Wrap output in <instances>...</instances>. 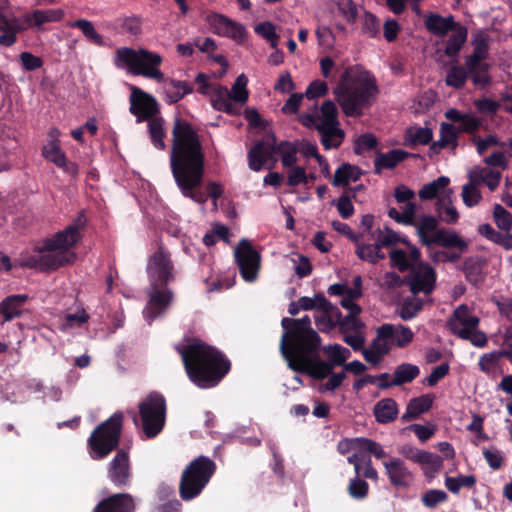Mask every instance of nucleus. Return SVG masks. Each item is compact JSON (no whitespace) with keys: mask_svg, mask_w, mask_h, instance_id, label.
Here are the masks:
<instances>
[{"mask_svg":"<svg viewBox=\"0 0 512 512\" xmlns=\"http://www.w3.org/2000/svg\"><path fill=\"white\" fill-rule=\"evenodd\" d=\"M354 243L356 244V255L363 261L375 264L385 258L377 241L374 244H365L360 242V238H357V242Z\"/></svg>","mask_w":512,"mask_h":512,"instance_id":"a19ab883","label":"nucleus"},{"mask_svg":"<svg viewBox=\"0 0 512 512\" xmlns=\"http://www.w3.org/2000/svg\"><path fill=\"white\" fill-rule=\"evenodd\" d=\"M423 308V301L421 299L406 298L404 299L399 316L404 321L413 319Z\"/></svg>","mask_w":512,"mask_h":512,"instance_id":"bf43d9fd","label":"nucleus"},{"mask_svg":"<svg viewBox=\"0 0 512 512\" xmlns=\"http://www.w3.org/2000/svg\"><path fill=\"white\" fill-rule=\"evenodd\" d=\"M457 24L453 16L443 17L439 14H430L425 19L426 29L437 36L446 35L449 31L454 30Z\"/></svg>","mask_w":512,"mask_h":512,"instance_id":"f704fd0d","label":"nucleus"},{"mask_svg":"<svg viewBox=\"0 0 512 512\" xmlns=\"http://www.w3.org/2000/svg\"><path fill=\"white\" fill-rule=\"evenodd\" d=\"M321 307L319 313L321 315L315 316V323L321 332H329L336 327H339L343 315L339 308L333 305L326 298H319Z\"/></svg>","mask_w":512,"mask_h":512,"instance_id":"b1692460","label":"nucleus"},{"mask_svg":"<svg viewBox=\"0 0 512 512\" xmlns=\"http://www.w3.org/2000/svg\"><path fill=\"white\" fill-rule=\"evenodd\" d=\"M336 5L338 11L348 23H355L358 17V9L353 0H338Z\"/></svg>","mask_w":512,"mask_h":512,"instance_id":"0e129e2a","label":"nucleus"},{"mask_svg":"<svg viewBox=\"0 0 512 512\" xmlns=\"http://www.w3.org/2000/svg\"><path fill=\"white\" fill-rule=\"evenodd\" d=\"M274 155L271 136L266 141H258L248 152V165L253 171H260L266 162Z\"/></svg>","mask_w":512,"mask_h":512,"instance_id":"a878e982","label":"nucleus"},{"mask_svg":"<svg viewBox=\"0 0 512 512\" xmlns=\"http://www.w3.org/2000/svg\"><path fill=\"white\" fill-rule=\"evenodd\" d=\"M418 460V464L422 466L425 475L438 473L443 468V459L439 455L428 451H424Z\"/></svg>","mask_w":512,"mask_h":512,"instance_id":"6e6d98bb","label":"nucleus"},{"mask_svg":"<svg viewBox=\"0 0 512 512\" xmlns=\"http://www.w3.org/2000/svg\"><path fill=\"white\" fill-rule=\"evenodd\" d=\"M363 171L350 163H342L335 171L332 185L335 187H347L349 183L358 181Z\"/></svg>","mask_w":512,"mask_h":512,"instance_id":"72a5a7b5","label":"nucleus"},{"mask_svg":"<svg viewBox=\"0 0 512 512\" xmlns=\"http://www.w3.org/2000/svg\"><path fill=\"white\" fill-rule=\"evenodd\" d=\"M452 31L453 33L447 39L444 49V53L448 57L457 56L467 39V29L465 27L457 24Z\"/></svg>","mask_w":512,"mask_h":512,"instance_id":"79ce46f5","label":"nucleus"},{"mask_svg":"<svg viewBox=\"0 0 512 512\" xmlns=\"http://www.w3.org/2000/svg\"><path fill=\"white\" fill-rule=\"evenodd\" d=\"M148 307L144 315L149 322L162 315L171 305L174 293L167 285L150 284Z\"/></svg>","mask_w":512,"mask_h":512,"instance_id":"6ab92c4d","label":"nucleus"},{"mask_svg":"<svg viewBox=\"0 0 512 512\" xmlns=\"http://www.w3.org/2000/svg\"><path fill=\"white\" fill-rule=\"evenodd\" d=\"M67 25L71 28L79 29L82 32L83 36L90 43L97 45V46L104 45L103 36L96 31L93 23L90 20L77 19L75 21L68 22Z\"/></svg>","mask_w":512,"mask_h":512,"instance_id":"c03bdc74","label":"nucleus"},{"mask_svg":"<svg viewBox=\"0 0 512 512\" xmlns=\"http://www.w3.org/2000/svg\"><path fill=\"white\" fill-rule=\"evenodd\" d=\"M170 168L185 198L204 204L208 197L216 201L223 195V187L217 182L208 183V194L200 189L205 174V154L197 131L181 118L174 120L172 129Z\"/></svg>","mask_w":512,"mask_h":512,"instance_id":"f257e3e1","label":"nucleus"},{"mask_svg":"<svg viewBox=\"0 0 512 512\" xmlns=\"http://www.w3.org/2000/svg\"><path fill=\"white\" fill-rule=\"evenodd\" d=\"M493 217L497 227L500 230L509 232L512 229V214L502 205L495 204L493 209Z\"/></svg>","mask_w":512,"mask_h":512,"instance_id":"680f3d73","label":"nucleus"},{"mask_svg":"<svg viewBox=\"0 0 512 512\" xmlns=\"http://www.w3.org/2000/svg\"><path fill=\"white\" fill-rule=\"evenodd\" d=\"M458 136L459 132L455 125L442 122L440 125V139L433 142L430 149L436 151L437 149L450 147L454 150L458 146Z\"/></svg>","mask_w":512,"mask_h":512,"instance_id":"c9c22d12","label":"nucleus"},{"mask_svg":"<svg viewBox=\"0 0 512 512\" xmlns=\"http://www.w3.org/2000/svg\"><path fill=\"white\" fill-rule=\"evenodd\" d=\"M136 503L130 493H116L102 499L92 512H135Z\"/></svg>","mask_w":512,"mask_h":512,"instance_id":"412c9836","label":"nucleus"},{"mask_svg":"<svg viewBox=\"0 0 512 512\" xmlns=\"http://www.w3.org/2000/svg\"><path fill=\"white\" fill-rule=\"evenodd\" d=\"M351 446L353 450L372 454L377 459H384L387 456L382 445L369 438H353L351 439Z\"/></svg>","mask_w":512,"mask_h":512,"instance_id":"a18cd8bd","label":"nucleus"},{"mask_svg":"<svg viewBox=\"0 0 512 512\" xmlns=\"http://www.w3.org/2000/svg\"><path fill=\"white\" fill-rule=\"evenodd\" d=\"M320 352L321 344H315L311 351L303 348L283 357L294 372L307 374L315 380H323L332 374L334 368L328 361L321 360Z\"/></svg>","mask_w":512,"mask_h":512,"instance_id":"9d476101","label":"nucleus"},{"mask_svg":"<svg viewBox=\"0 0 512 512\" xmlns=\"http://www.w3.org/2000/svg\"><path fill=\"white\" fill-rule=\"evenodd\" d=\"M189 379L199 388H211L230 371L231 363L213 346L194 340L186 345H176Z\"/></svg>","mask_w":512,"mask_h":512,"instance_id":"f03ea898","label":"nucleus"},{"mask_svg":"<svg viewBox=\"0 0 512 512\" xmlns=\"http://www.w3.org/2000/svg\"><path fill=\"white\" fill-rule=\"evenodd\" d=\"M28 299L27 294H13L5 297L0 302V315L3 317L1 323L12 321L21 316L22 308Z\"/></svg>","mask_w":512,"mask_h":512,"instance_id":"bb28decb","label":"nucleus"},{"mask_svg":"<svg viewBox=\"0 0 512 512\" xmlns=\"http://www.w3.org/2000/svg\"><path fill=\"white\" fill-rule=\"evenodd\" d=\"M138 408L145 438L157 437L166 423L167 405L164 396L159 392H151L139 403Z\"/></svg>","mask_w":512,"mask_h":512,"instance_id":"1a4fd4ad","label":"nucleus"},{"mask_svg":"<svg viewBox=\"0 0 512 512\" xmlns=\"http://www.w3.org/2000/svg\"><path fill=\"white\" fill-rule=\"evenodd\" d=\"M383 466L390 485L395 489H407L413 484L414 474L403 459L389 457L383 461Z\"/></svg>","mask_w":512,"mask_h":512,"instance_id":"aec40b11","label":"nucleus"},{"mask_svg":"<svg viewBox=\"0 0 512 512\" xmlns=\"http://www.w3.org/2000/svg\"><path fill=\"white\" fill-rule=\"evenodd\" d=\"M281 326L284 330L280 341L282 356L303 348L311 351L315 344H321V337L312 328L308 315L300 319L285 317L281 321Z\"/></svg>","mask_w":512,"mask_h":512,"instance_id":"423d86ee","label":"nucleus"},{"mask_svg":"<svg viewBox=\"0 0 512 512\" xmlns=\"http://www.w3.org/2000/svg\"><path fill=\"white\" fill-rule=\"evenodd\" d=\"M87 226V217L84 210L80 211L77 217L65 227L50 237L42 240L41 245L35 246V253L62 254L70 261L67 265L73 264L76 260V253L71 251L82 238V231Z\"/></svg>","mask_w":512,"mask_h":512,"instance_id":"39448f33","label":"nucleus"},{"mask_svg":"<svg viewBox=\"0 0 512 512\" xmlns=\"http://www.w3.org/2000/svg\"><path fill=\"white\" fill-rule=\"evenodd\" d=\"M123 420V413L115 412L93 430L87 441L89 454L93 460L104 459L117 449L123 429Z\"/></svg>","mask_w":512,"mask_h":512,"instance_id":"6e6552de","label":"nucleus"},{"mask_svg":"<svg viewBox=\"0 0 512 512\" xmlns=\"http://www.w3.org/2000/svg\"><path fill=\"white\" fill-rule=\"evenodd\" d=\"M436 277V271L431 265L419 262L411 267L409 274L405 277V283L414 295L419 293L429 295L435 289Z\"/></svg>","mask_w":512,"mask_h":512,"instance_id":"f8f14e48","label":"nucleus"},{"mask_svg":"<svg viewBox=\"0 0 512 512\" xmlns=\"http://www.w3.org/2000/svg\"><path fill=\"white\" fill-rule=\"evenodd\" d=\"M38 255H25L16 260L21 268L37 269L40 272H51L66 266L70 261L62 254H50L49 252L37 253Z\"/></svg>","mask_w":512,"mask_h":512,"instance_id":"a211bd4d","label":"nucleus"},{"mask_svg":"<svg viewBox=\"0 0 512 512\" xmlns=\"http://www.w3.org/2000/svg\"><path fill=\"white\" fill-rule=\"evenodd\" d=\"M463 271L466 280L471 284L477 286L483 281L481 265L478 262L473 261L471 258L464 261Z\"/></svg>","mask_w":512,"mask_h":512,"instance_id":"e2e57ef3","label":"nucleus"},{"mask_svg":"<svg viewBox=\"0 0 512 512\" xmlns=\"http://www.w3.org/2000/svg\"><path fill=\"white\" fill-rule=\"evenodd\" d=\"M248 84V78L245 76V74H240L230 91V96L233 101L244 104L247 102L249 98V91L247 89Z\"/></svg>","mask_w":512,"mask_h":512,"instance_id":"4d7b16f0","label":"nucleus"},{"mask_svg":"<svg viewBox=\"0 0 512 512\" xmlns=\"http://www.w3.org/2000/svg\"><path fill=\"white\" fill-rule=\"evenodd\" d=\"M452 193L453 191L451 189H448L446 192V196L442 200H439L437 203V212L439 219L445 222L446 224L450 225L456 224L460 217L457 209L451 205Z\"/></svg>","mask_w":512,"mask_h":512,"instance_id":"ea45409f","label":"nucleus"},{"mask_svg":"<svg viewBox=\"0 0 512 512\" xmlns=\"http://www.w3.org/2000/svg\"><path fill=\"white\" fill-rule=\"evenodd\" d=\"M398 404L393 398H384L378 401L373 409L375 419L380 424H388L397 419Z\"/></svg>","mask_w":512,"mask_h":512,"instance_id":"2f4dec72","label":"nucleus"},{"mask_svg":"<svg viewBox=\"0 0 512 512\" xmlns=\"http://www.w3.org/2000/svg\"><path fill=\"white\" fill-rule=\"evenodd\" d=\"M450 183V179L446 176H440L436 180L425 184L419 190V197L421 200H432L437 197L440 190L445 189Z\"/></svg>","mask_w":512,"mask_h":512,"instance_id":"8fccbe9b","label":"nucleus"},{"mask_svg":"<svg viewBox=\"0 0 512 512\" xmlns=\"http://www.w3.org/2000/svg\"><path fill=\"white\" fill-rule=\"evenodd\" d=\"M433 131L428 127H417L415 129H408L406 132L405 140L409 142L408 145H427L432 141Z\"/></svg>","mask_w":512,"mask_h":512,"instance_id":"09e8293b","label":"nucleus"},{"mask_svg":"<svg viewBox=\"0 0 512 512\" xmlns=\"http://www.w3.org/2000/svg\"><path fill=\"white\" fill-rule=\"evenodd\" d=\"M360 475L355 476V478L350 480L348 485V492L352 498L355 499H363L367 496L369 485L365 480L360 479Z\"/></svg>","mask_w":512,"mask_h":512,"instance_id":"338daca9","label":"nucleus"},{"mask_svg":"<svg viewBox=\"0 0 512 512\" xmlns=\"http://www.w3.org/2000/svg\"><path fill=\"white\" fill-rule=\"evenodd\" d=\"M361 30L363 34L370 38L377 37L380 32L379 18L375 14L365 11L362 18Z\"/></svg>","mask_w":512,"mask_h":512,"instance_id":"052dcab7","label":"nucleus"},{"mask_svg":"<svg viewBox=\"0 0 512 512\" xmlns=\"http://www.w3.org/2000/svg\"><path fill=\"white\" fill-rule=\"evenodd\" d=\"M409 153L401 149H392L387 153L378 152L374 160V172L380 174L383 169H393L408 158Z\"/></svg>","mask_w":512,"mask_h":512,"instance_id":"c756f323","label":"nucleus"},{"mask_svg":"<svg viewBox=\"0 0 512 512\" xmlns=\"http://www.w3.org/2000/svg\"><path fill=\"white\" fill-rule=\"evenodd\" d=\"M65 16L64 10L58 9H46V10H34L32 11V17L34 18V28L41 30L43 25L51 22H59Z\"/></svg>","mask_w":512,"mask_h":512,"instance_id":"49530a36","label":"nucleus"},{"mask_svg":"<svg viewBox=\"0 0 512 512\" xmlns=\"http://www.w3.org/2000/svg\"><path fill=\"white\" fill-rule=\"evenodd\" d=\"M502 357L499 350L483 354L478 362L479 369L486 374L492 373Z\"/></svg>","mask_w":512,"mask_h":512,"instance_id":"774afa93","label":"nucleus"},{"mask_svg":"<svg viewBox=\"0 0 512 512\" xmlns=\"http://www.w3.org/2000/svg\"><path fill=\"white\" fill-rule=\"evenodd\" d=\"M434 401V396L424 394L419 397L412 398L406 407L405 413L402 415V422H408L417 419L421 414L428 412Z\"/></svg>","mask_w":512,"mask_h":512,"instance_id":"c85d7f7f","label":"nucleus"},{"mask_svg":"<svg viewBox=\"0 0 512 512\" xmlns=\"http://www.w3.org/2000/svg\"><path fill=\"white\" fill-rule=\"evenodd\" d=\"M271 140H273L274 154H279L281 156L282 165L286 168L295 166L298 161L297 147L289 141H282L277 144L276 137L273 134L271 135Z\"/></svg>","mask_w":512,"mask_h":512,"instance_id":"58836bf2","label":"nucleus"},{"mask_svg":"<svg viewBox=\"0 0 512 512\" xmlns=\"http://www.w3.org/2000/svg\"><path fill=\"white\" fill-rule=\"evenodd\" d=\"M343 114L360 118L373 105L379 93L375 76L362 65L347 67L333 91Z\"/></svg>","mask_w":512,"mask_h":512,"instance_id":"7ed1b4c3","label":"nucleus"},{"mask_svg":"<svg viewBox=\"0 0 512 512\" xmlns=\"http://www.w3.org/2000/svg\"><path fill=\"white\" fill-rule=\"evenodd\" d=\"M473 52L466 57L465 65L469 68L470 78L474 86L485 88L491 84L489 74L490 65L485 62L488 57V36L483 33H477L473 40Z\"/></svg>","mask_w":512,"mask_h":512,"instance_id":"9b49d317","label":"nucleus"},{"mask_svg":"<svg viewBox=\"0 0 512 512\" xmlns=\"http://www.w3.org/2000/svg\"><path fill=\"white\" fill-rule=\"evenodd\" d=\"M163 123L164 121L162 118L151 119L148 123L151 142L154 147L159 150H164L166 147L164 142L166 133L163 128Z\"/></svg>","mask_w":512,"mask_h":512,"instance_id":"603ef678","label":"nucleus"},{"mask_svg":"<svg viewBox=\"0 0 512 512\" xmlns=\"http://www.w3.org/2000/svg\"><path fill=\"white\" fill-rule=\"evenodd\" d=\"M323 351L328 356V362L333 366L344 365L345 361L350 357L351 353L349 349L339 345L333 344L323 348Z\"/></svg>","mask_w":512,"mask_h":512,"instance_id":"5fc2aeb1","label":"nucleus"},{"mask_svg":"<svg viewBox=\"0 0 512 512\" xmlns=\"http://www.w3.org/2000/svg\"><path fill=\"white\" fill-rule=\"evenodd\" d=\"M216 463L207 456L193 459L182 471L179 482V495L183 501L198 497L216 472Z\"/></svg>","mask_w":512,"mask_h":512,"instance_id":"0eeeda50","label":"nucleus"},{"mask_svg":"<svg viewBox=\"0 0 512 512\" xmlns=\"http://www.w3.org/2000/svg\"><path fill=\"white\" fill-rule=\"evenodd\" d=\"M448 495L440 489H430L422 495V503L428 508H435L438 504L447 501Z\"/></svg>","mask_w":512,"mask_h":512,"instance_id":"69168bd1","label":"nucleus"},{"mask_svg":"<svg viewBox=\"0 0 512 512\" xmlns=\"http://www.w3.org/2000/svg\"><path fill=\"white\" fill-rule=\"evenodd\" d=\"M416 211V204L413 202H408L406 203L402 213H400L396 208H390L388 210V216L395 220L397 223L404 225H415Z\"/></svg>","mask_w":512,"mask_h":512,"instance_id":"3c124183","label":"nucleus"},{"mask_svg":"<svg viewBox=\"0 0 512 512\" xmlns=\"http://www.w3.org/2000/svg\"><path fill=\"white\" fill-rule=\"evenodd\" d=\"M42 155L45 159L58 166L64 165V160L66 155L64 151L60 147V142L58 139L51 140L47 145H45L42 149Z\"/></svg>","mask_w":512,"mask_h":512,"instance_id":"864d4df0","label":"nucleus"},{"mask_svg":"<svg viewBox=\"0 0 512 512\" xmlns=\"http://www.w3.org/2000/svg\"><path fill=\"white\" fill-rule=\"evenodd\" d=\"M477 479L474 475H458L456 477L446 476L445 477V487L452 494H459L462 488H466L468 490L472 489L476 485Z\"/></svg>","mask_w":512,"mask_h":512,"instance_id":"de8ad7c7","label":"nucleus"},{"mask_svg":"<svg viewBox=\"0 0 512 512\" xmlns=\"http://www.w3.org/2000/svg\"><path fill=\"white\" fill-rule=\"evenodd\" d=\"M317 131L320 133V142L326 150L338 148L343 140L345 133L339 125H318Z\"/></svg>","mask_w":512,"mask_h":512,"instance_id":"473e14b6","label":"nucleus"},{"mask_svg":"<svg viewBox=\"0 0 512 512\" xmlns=\"http://www.w3.org/2000/svg\"><path fill=\"white\" fill-rule=\"evenodd\" d=\"M420 374V368L411 363H402L398 365L393 372L391 382H381L378 384L379 389H388L392 386H402L411 383Z\"/></svg>","mask_w":512,"mask_h":512,"instance_id":"cd10ccee","label":"nucleus"},{"mask_svg":"<svg viewBox=\"0 0 512 512\" xmlns=\"http://www.w3.org/2000/svg\"><path fill=\"white\" fill-rule=\"evenodd\" d=\"M320 112L321 115H319L318 125H339V121L337 119L338 110L333 101H324L321 105Z\"/></svg>","mask_w":512,"mask_h":512,"instance_id":"13d9d810","label":"nucleus"},{"mask_svg":"<svg viewBox=\"0 0 512 512\" xmlns=\"http://www.w3.org/2000/svg\"><path fill=\"white\" fill-rule=\"evenodd\" d=\"M162 56L144 48L135 50L121 47L116 50L114 64L118 68L126 66L134 75H141L164 84L165 102L175 104L192 93L193 87L186 81L166 78L159 69Z\"/></svg>","mask_w":512,"mask_h":512,"instance_id":"20e7f679","label":"nucleus"},{"mask_svg":"<svg viewBox=\"0 0 512 512\" xmlns=\"http://www.w3.org/2000/svg\"><path fill=\"white\" fill-rule=\"evenodd\" d=\"M107 477L116 488L125 489L131 486L133 470L127 451L123 449L117 451L107 465Z\"/></svg>","mask_w":512,"mask_h":512,"instance_id":"ddd939ff","label":"nucleus"},{"mask_svg":"<svg viewBox=\"0 0 512 512\" xmlns=\"http://www.w3.org/2000/svg\"><path fill=\"white\" fill-rule=\"evenodd\" d=\"M468 177L471 182L485 183L491 191H494L499 186L501 173L489 168L475 167L469 172Z\"/></svg>","mask_w":512,"mask_h":512,"instance_id":"e433bc0d","label":"nucleus"},{"mask_svg":"<svg viewBox=\"0 0 512 512\" xmlns=\"http://www.w3.org/2000/svg\"><path fill=\"white\" fill-rule=\"evenodd\" d=\"M129 100V111L136 116L138 123L154 119V116L159 112L156 99L138 87L132 86Z\"/></svg>","mask_w":512,"mask_h":512,"instance_id":"dca6fc26","label":"nucleus"},{"mask_svg":"<svg viewBox=\"0 0 512 512\" xmlns=\"http://www.w3.org/2000/svg\"><path fill=\"white\" fill-rule=\"evenodd\" d=\"M147 271L150 284L168 285L169 282L174 280V265L170 253L159 247L150 257Z\"/></svg>","mask_w":512,"mask_h":512,"instance_id":"4468645a","label":"nucleus"},{"mask_svg":"<svg viewBox=\"0 0 512 512\" xmlns=\"http://www.w3.org/2000/svg\"><path fill=\"white\" fill-rule=\"evenodd\" d=\"M415 225L421 243L424 246H431V235H435L436 231L440 230L438 228V219L435 216L422 215Z\"/></svg>","mask_w":512,"mask_h":512,"instance_id":"4c0bfd02","label":"nucleus"},{"mask_svg":"<svg viewBox=\"0 0 512 512\" xmlns=\"http://www.w3.org/2000/svg\"><path fill=\"white\" fill-rule=\"evenodd\" d=\"M235 259L242 278L247 282L256 280L260 268V254L247 239H242L236 250Z\"/></svg>","mask_w":512,"mask_h":512,"instance_id":"2eb2a0df","label":"nucleus"},{"mask_svg":"<svg viewBox=\"0 0 512 512\" xmlns=\"http://www.w3.org/2000/svg\"><path fill=\"white\" fill-rule=\"evenodd\" d=\"M29 28H34L32 12L23 14L21 18L11 19L0 13V45L11 47L17 42V34Z\"/></svg>","mask_w":512,"mask_h":512,"instance_id":"f3484780","label":"nucleus"},{"mask_svg":"<svg viewBox=\"0 0 512 512\" xmlns=\"http://www.w3.org/2000/svg\"><path fill=\"white\" fill-rule=\"evenodd\" d=\"M479 322L480 319L477 316L471 315L469 307L466 304H461L453 311L447 326L452 334L459 337V331L476 329Z\"/></svg>","mask_w":512,"mask_h":512,"instance_id":"5701e85b","label":"nucleus"},{"mask_svg":"<svg viewBox=\"0 0 512 512\" xmlns=\"http://www.w3.org/2000/svg\"><path fill=\"white\" fill-rule=\"evenodd\" d=\"M468 77H470L469 68L465 65L453 64L446 72L445 83L454 89L464 87Z\"/></svg>","mask_w":512,"mask_h":512,"instance_id":"37998d69","label":"nucleus"},{"mask_svg":"<svg viewBox=\"0 0 512 512\" xmlns=\"http://www.w3.org/2000/svg\"><path fill=\"white\" fill-rule=\"evenodd\" d=\"M211 103L214 109L225 112L229 115L237 113L235 106L231 103L230 91L221 84L211 86Z\"/></svg>","mask_w":512,"mask_h":512,"instance_id":"7c9ffc66","label":"nucleus"},{"mask_svg":"<svg viewBox=\"0 0 512 512\" xmlns=\"http://www.w3.org/2000/svg\"><path fill=\"white\" fill-rule=\"evenodd\" d=\"M379 337L388 339L391 346L405 348L413 341L414 333L402 324L385 323L379 327Z\"/></svg>","mask_w":512,"mask_h":512,"instance_id":"4be33fe9","label":"nucleus"},{"mask_svg":"<svg viewBox=\"0 0 512 512\" xmlns=\"http://www.w3.org/2000/svg\"><path fill=\"white\" fill-rule=\"evenodd\" d=\"M432 245H437L447 250L455 249L460 252H467L469 241L453 230L440 228L435 235H431Z\"/></svg>","mask_w":512,"mask_h":512,"instance_id":"393cba45","label":"nucleus"}]
</instances>
